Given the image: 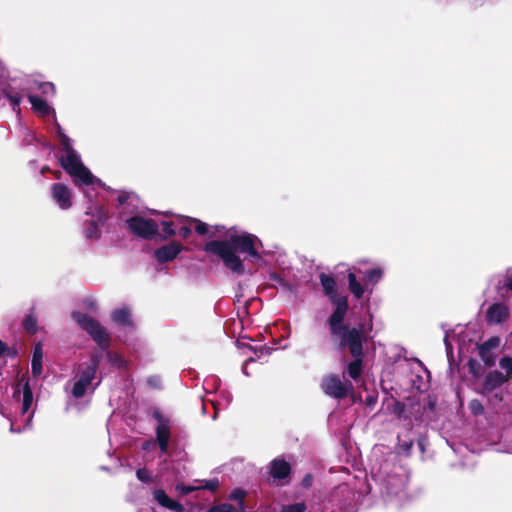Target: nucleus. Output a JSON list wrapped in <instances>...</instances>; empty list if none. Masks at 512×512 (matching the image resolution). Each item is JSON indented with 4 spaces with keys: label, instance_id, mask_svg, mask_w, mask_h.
Segmentation results:
<instances>
[{
    "label": "nucleus",
    "instance_id": "f257e3e1",
    "mask_svg": "<svg viewBox=\"0 0 512 512\" xmlns=\"http://www.w3.org/2000/svg\"><path fill=\"white\" fill-rule=\"evenodd\" d=\"M258 245L262 243L256 235L242 232L231 234L226 240H211L204 245V251L218 256L227 269L241 276L245 274V265L237 252L245 254L252 263H258L262 260Z\"/></svg>",
    "mask_w": 512,
    "mask_h": 512
},
{
    "label": "nucleus",
    "instance_id": "f03ea898",
    "mask_svg": "<svg viewBox=\"0 0 512 512\" xmlns=\"http://www.w3.org/2000/svg\"><path fill=\"white\" fill-rule=\"evenodd\" d=\"M332 303L335 305V309L328 317L327 325L333 346L367 336L363 323L356 326L345 323V317L349 309L347 296H341Z\"/></svg>",
    "mask_w": 512,
    "mask_h": 512
},
{
    "label": "nucleus",
    "instance_id": "7ed1b4c3",
    "mask_svg": "<svg viewBox=\"0 0 512 512\" xmlns=\"http://www.w3.org/2000/svg\"><path fill=\"white\" fill-rule=\"evenodd\" d=\"M72 318L90 335L101 349V351L94 350L90 354L89 360L81 363L83 366L89 367V369L97 372L100 362L103 359V351H108L111 345V337L97 320L86 313L74 311L72 312Z\"/></svg>",
    "mask_w": 512,
    "mask_h": 512
},
{
    "label": "nucleus",
    "instance_id": "20e7f679",
    "mask_svg": "<svg viewBox=\"0 0 512 512\" xmlns=\"http://www.w3.org/2000/svg\"><path fill=\"white\" fill-rule=\"evenodd\" d=\"M61 167L74 178L76 185H92L96 181L101 182L97 179L91 171L82 163L80 155L77 151H70L59 158Z\"/></svg>",
    "mask_w": 512,
    "mask_h": 512
},
{
    "label": "nucleus",
    "instance_id": "39448f33",
    "mask_svg": "<svg viewBox=\"0 0 512 512\" xmlns=\"http://www.w3.org/2000/svg\"><path fill=\"white\" fill-rule=\"evenodd\" d=\"M368 336L352 340L350 342H346L344 344H340L334 346L337 351L346 352L348 351L352 356V361H350L344 371V374H347L351 379L357 381L360 379L361 374L363 372L364 365V344L367 342Z\"/></svg>",
    "mask_w": 512,
    "mask_h": 512
},
{
    "label": "nucleus",
    "instance_id": "423d86ee",
    "mask_svg": "<svg viewBox=\"0 0 512 512\" xmlns=\"http://www.w3.org/2000/svg\"><path fill=\"white\" fill-rule=\"evenodd\" d=\"M126 223L129 230L142 239L152 240L159 235V225L151 218L135 215L127 219Z\"/></svg>",
    "mask_w": 512,
    "mask_h": 512
},
{
    "label": "nucleus",
    "instance_id": "0eeeda50",
    "mask_svg": "<svg viewBox=\"0 0 512 512\" xmlns=\"http://www.w3.org/2000/svg\"><path fill=\"white\" fill-rule=\"evenodd\" d=\"M322 391L335 399H344L353 391V384L346 380L342 381L336 374L325 376L320 384Z\"/></svg>",
    "mask_w": 512,
    "mask_h": 512
},
{
    "label": "nucleus",
    "instance_id": "6e6552de",
    "mask_svg": "<svg viewBox=\"0 0 512 512\" xmlns=\"http://www.w3.org/2000/svg\"><path fill=\"white\" fill-rule=\"evenodd\" d=\"M292 466L282 457L274 458L268 465V475L272 478V484L283 487L292 481Z\"/></svg>",
    "mask_w": 512,
    "mask_h": 512
},
{
    "label": "nucleus",
    "instance_id": "1a4fd4ad",
    "mask_svg": "<svg viewBox=\"0 0 512 512\" xmlns=\"http://www.w3.org/2000/svg\"><path fill=\"white\" fill-rule=\"evenodd\" d=\"M97 372L79 364L76 372L77 380L72 388L73 397L79 399L85 396L87 390L93 385Z\"/></svg>",
    "mask_w": 512,
    "mask_h": 512
},
{
    "label": "nucleus",
    "instance_id": "9d476101",
    "mask_svg": "<svg viewBox=\"0 0 512 512\" xmlns=\"http://www.w3.org/2000/svg\"><path fill=\"white\" fill-rule=\"evenodd\" d=\"M184 249L185 247L183 244L173 240L170 243L155 249L153 255L159 264H165L173 261Z\"/></svg>",
    "mask_w": 512,
    "mask_h": 512
},
{
    "label": "nucleus",
    "instance_id": "9b49d317",
    "mask_svg": "<svg viewBox=\"0 0 512 512\" xmlns=\"http://www.w3.org/2000/svg\"><path fill=\"white\" fill-rule=\"evenodd\" d=\"M20 384H22V405H21V413L24 415L26 414L31 406H32V403H33V392H32V388L30 386V379L26 376H22L20 381H19V384L17 385V387L15 388L14 390V393H13V397L17 400L20 399V393H21V390H20Z\"/></svg>",
    "mask_w": 512,
    "mask_h": 512
},
{
    "label": "nucleus",
    "instance_id": "f8f14e48",
    "mask_svg": "<svg viewBox=\"0 0 512 512\" xmlns=\"http://www.w3.org/2000/svg\"><path fill=\"white\" fill-rule=\"evenodd\" d=\"M53 200L63 209H69L72 206V195L70 189L63 183H54L51 186Z\"/></svg>",
    "mask_w": 512,
    "mask_h": 512
},
{
    "label": "nucleus",
    "instance_id": "ddd939ff",
    "mask_svg": "<svg viewBox=\"0 0 512 512\" xmlns=\"http://www.w3.org/2000/svg\"><path fill=\"white\" fill-rule=\"evenodd\" d=\"M510 316L507 305L503 303H494L486 311V321L488 324H501Z\"/></svg>",
    "mask_w": 512,
    "mask_h": 512
},
{
    "label": "nucleus",
    "instance_id": "4468645a",
    "mask_svg": "<svg viewBox=\"0 0 512 512\" xmlns=\"http://www.w3.org/2000/svg\"><path fill=\"white\" fill-rule=\"evenodd\" d=\"M154 499L164 508L174 512H184V506L171 499L163 489H156L153 492Z\"/></svg>",
    "mask_w": 512,
    "mask_h": 512
},
{
    "label": "nucleus",
    "instance_id": "2eb2a0df",
    "mask_svg": "<svg viewBox=\"0 0 512 512\" xmlns=\"http://www.w3.org/2000/svg\"><path fill=\"white\" fill-rule=\"evenodd\" d=\"M319 280L320 284L323 289V293L325 296L329 297L331 302L335 299H339L340 297L337 295V283L333 276L326 274V273H320L319 274Z\"/></svg>",
    "mask_w": 512,
    "mask_h": 512
},
{
    "label": "nucleus",
    "instance_id": "dca6fc26",
    "mask_svg": "<svg viewBox=\"0 0 512 512\" xmlns=\"http://www.w3.org/2000/svg\"><path fill=\"white\" fill-rule=\"evenodd\" d=\"M171 432L170 425L161 424L156 427V441L159 445L161 454H167L169 448Z\"/></svg>",
    "mask_w": 512,
    "mask_h": 512
},
{
    "label": "nucleus",
    "instance_id": "f3484780",
    "mask_svg": "<svg viewBox=\"0 0 512 512\" xmlns=\"http://www.w3.org/2000/svg\"><path fill=\"white\" fill-rule=\"evenodd\" d=\"M43 350L41 343L34 346L33 357L31 362V373L34 377H38L42 373Z\"/></svg>",
    "mask_w": 512,
    "mask_h": 512
},
{
    "label": "nucleus",
    "instance_id": "a211bd4d",
    "mask_svg": "<svg viewBox=\"0 0 512 512\" xmlns=\"http://www.w3.org/2000/svg\"><path fill=\"white\" fill-rule=\"evenodd\" d=\"M28 100L32 105V109L38 113L40 116L45 117L48 116L51 112V107L48 105L47 101L44 99L35 96L28 95Z\"/></svg>",
    "mask_w": 512,
    "mask_h": 512
},
{
    "label": "nucleus",
    "instance_id": "6ab92c4d",
    "mask_svg": "<svg viewBox=\"0 0 512 512\" xmlns=\"http://www.w3.org/2000/svg\"><path fill=\"white\" fill-rule=\"evenodd\" d=\"M506 381V377L499 371H493L487 374L484 380V388L492 391L501 386Z\"/></svg>",
    "mask_w": 512,
    "mask_h": 512
},
{
    "label": "nucleus",
    "instance_id": "aec40b11",
    "mask_svg": "<svg viewBox=\"0 0 512 512\" xmlns=\"http://www.w3.org/2000/svg\"><path fill=\"white\" fill-rule=\"evenodd\" d=\"M347 280L350 292L354 295L356 299H361L364 295V288L362 284L358 281L356 275L352 272H349L347 275Z\"/></svg>",
    "mask_w": 512,
    "mask_h": 512
},
{
    "label": "nucleus",
    "instance_id": "412c9836",
    "mask_svg": "<svg viewBox=\"0 0 512 512\" xmlns=\"http://www.w3.org/2000/svg\"><path fill=\"white\" fill-rule=\"evenodd\" d=\"M112 320L123 326H129L132 324L131 313L127 308L114 310L112 313Z\"/></svg>",
    "mask_w": 512,
    "mask_h": 512
},
{
    "label": "nucleus",
    "instance_id": "4be33fe9",
    "mask_svg": "<svg viewBox=\"0 0 512 512\" xmlns=\"http://www.w3.org/2000/svg\"><path fill=\"white\" fill-rule=\"evenodd\" d=\"M183 221L190 224V226L193 225L195 232L201 236H204V235L208 234V232H209L208 224L201 221L198 218H193V217L187 216V217H184Z\"/></svg>",
    "mask_w": 512,
    "mask_h": 512
},
{
    "label": "nucleus",
    "instance_id": "5701e85b",
    "mask_svg": "<svg viewBox=\"0 0 512 512\" xmlns=\"http://www.w3.org/2000/svg\"><path fill=\"white\" fill-rule=\"evenodd\" d=\"M383 277V270L381 268L368 269L364 273L365 284H377Z\"/></svg>",
    "mask_w": 512,
    "mask_h": 512
},
{
    "label": "nucleus",
    "instance_id": "b1692460",
    "mask_svg": "<svg viewBox=\"0 0 512 512\" xmlns=\"http://www.w3.org/2000/svg\"><path fill=\"white\" fill-rule=\"evenodd\" d=\"M23 329L30 335H34L37 333V319L33 312L29 313L25 316L22 322Z\"/></svg>",
    "mask_w": 512,
    "mask_h": 512
},
{
    "label": "nucleus",
    "instance_id": "393cba45",
    "mask_svg": "<svg viewBox=\"0 0 512 512\" xmlns=\"http://www.w3.org/2000/svg\"><path fill=\"white\" fill-rule=\"evenodd\" d=\"M84 235L87 239H99L101 236V230L97 221L91 220L88 222L87 227L84 229Z\"/></svg>",
    "mask_w": 512,
    "mask_h": 512
},
{
    "label": "nucleus",
    "instance_id": "a878e982",
    "mask_svg": "<svg viewBox=\"0 0 512 512\" xmlns=\"http://www.w3.org/2000/svg\"><path fill=\"white\" fill-rule=\"evenodd\" d=\"M1 93L2 95L7 98L10 103L12 104V107H13V110L15 111L16 109L19 110V107H20V103H21V100H22V96L20 93L18 92H13L11 91L10 89L8 88H5V89H2L1 90Z\"/></svg>",
    "mask_w": 512,
    "mask_h": 512
},
{
    "label": "nucleus",
    "instance_id": "bb28decb",
    "mask_svg": "<svg viewBox=\"0 0 512 512\" xmlns=\"http://www.w3.org/2000/svg\"><path fill=\"white\" fill-rule=\"evenodd\" d=\"M163 235L159 234V238L162 241L168 240L169 238L176 235V230L174 228V223L172 221H161Z\"/></svg>",
    "mask_w": 512,
    "mask_h": 512
},
{
    "label": "nucleus",
    "instance_id": "cd10ccee",
    "mask_svg": "<svg viewBox=\"0 0 512 512\" xmlns=\"http://www.w3.org/2000/svg\"><path fill=\"white\" fill-rule=\"evenodd\" d=\"M479 356L481 360L485 363L486 366L492 367L495 365V356L492 352V350H488L486 348H483L479 346Z\"/></svg>",
    "mask_w": 512,
    "mask_h": 512
},
{
    "label": "nucleus",
    "instance_id": "c85d7f7f",
    "mask_svg": "<svg viewBox=\"0 0 512 512\" xmlns=\"http://www.w3.org/2000/svg\"><path fill=\"white\" fill-rule=\"evenodd\" d=\"M246 496V492L240 488H237L232 491L229 498L231 500H235L238 502V510H241V512L245 511V504H244V498Z\"/></svg>",
    "mask_w": 512,
    "mask_h": 512
},
{
    "label": "nucleus",
    "instance_id": "c756f323",
    "mask_svg": "<svg viewBox=\"0 0 512 512\" xmlns=\"http://www.w3.org/2000/svg\"><path fill=\"white\" fill-rule=\"evenodd\" d=\"M468 370L469 373L472 374L475 378H480L484 373V369L480 362L473 358L469 359L468 361Z\"/></svg>",
    "mask_w": 512,
    "mask_h": 512
},
{
    "label": "nucleus",
    "instance_id": "7c9ffc66",
    "mask_svg": "<svg viewBox=\"0 0 512 512\" xmlns=\"http://www.w3.org/2000/svg\"><path fill=\"white\" fill-rule=\"evenodd\" d=\"M307 506L304 502H298L294 504L283 505L280 512H305Z\"/></svg>",
    "mask_w": 512,
    "mask_h": 512
},
{
    "label": "nucleus",
    "instance_id": "2f4dec72",
    "mask_svg": "<svg viewBox=\"0 0 512 512\" xmlns=\"http://www.w3.org/2000/svg\"><path fill=\"white\" fill-rule=\"evenodd\" d=\"M207 512H241V510H238L236 507L229 503H222L212 506L208 509Z\"/></svg>",
    "mask_w": 512,
    "mask_h": 512
},
{
    "label": "nucleus",
    "instance_id": "473e14b6",
    "mask_svg": "<svg viewBox=\"0 0 512 512\" xmlns=\"http://www.w3.org/2000/svg\"><path fill=\"white\" fill-rule=\"evenodd\" d=\"M107 358L112 365H114L118 368L123 367L125 364L124 358L116 352L107 351Z\"/></svg>",
    "mask_w": 512,
    "mask_h": 512
},
{
    "label": "nucleus",
    "instance_id": "72a5a7b5",
    "mask_svg": "<svg viewBox=\"0 0 512 512\" xmlns=\"http://www.w3.org/2000/svg\"><path fill=\"white\" fill-rule=\"evenodd\" d=\"M136 477L139 481L149 484L153 482V477L146 468H139L136 471Z\"/></svg>",
    "mask_w": 512,
    "mask_h": 512
},
{
    "label": "nucleus",
    "instance_id": "f704fd0d",
    "mask_svg": "<svg viewBox=\"0 0 512 512\" xmlns=\"http://www.w3.org/2000/svg\"><path fill=\"white\" fill-rule=\"evenodd\" d=\"M469 409L474 416H479L484 413V407L478 399H473L469 403Z\"/></svg>",
    "mask_w": 512,
    "mask_h": 512
},
{
    "label": "nucleus",
    "instance_id": "c9c22d12",
    "mask_svg": "<svg viewBox=\"0 0 512 512\" xmlns=\"http://www.w3.org/2000/svg\"><path fill=\"white\" fill-rule=\"evenodd\" d=\"M414 445L413 440H405L398 442V448L401 453H404L406 456L411 454L412 447Z\"/></svg>",
    "mask_w": 512,
    "mask_h": 512
},
{
    "label": "nucleus",
    "instance_id": "e433bc0d",
    "mask_svg": "<svg viewBox=\"0 0 512 512\" xmlns=\"http://www.w3.org/2000/svg\"><path fill=\"white\" fill-rule=\"evenodd\" d=\"M59 140H60L62 150L64 151L65 154L70 153V151H76L73 148V146L71 144V140L67 135H61V138Z\"/></svg>",
    "mask_w": 512,
    "mask_h": 512
},
{
    "label": "nucleus",
    "instance_id": "4c0bfd02",
    "mask_svg": "<svg viewBox=\"0 0 512 512\" xmlns=\"http://www.w3.org/2000/svg\"><path fill=\"white\" fill-rule=\"evenodd\" d=\"M500 367L506 371L508 377H512V358L503 357L500 362Z\"/></svg>",
    "mask_w": 512,
    "mask_h": 512
},
{
    "label": "nucleus",
    "instance_id": "58836bf2",
    "mask_svg": "<svg viewBox=\"0 0 512 512\" xmlns=\"http://www.w3.org/2000/svg\"><path fill=\"white\" fill-rule=\"evenodd\" d=\"M500 344V338L497 336L490 337L487 339L484 343H482L480 346L483 348H486L488 350L495 349Z\"/></svg>",
    "mask_w": 512,
    "mask_h": 512
},
{
    "label": "nucleus",
    "instance_id": "ea45409f",
    "mask_svg": "<svg viewBox=\"0 0 512 512\" xmlns=\"http://www.w3.org/2000/svg\"><path fill=\"white\" fill-rule=\"evenodd\" d=\"M204 484L199 487V489H206L209 491H216L219 487L218 479L204 480Z\"/></svg>",
    "mask_w": 512,
    "mask_h": 512
},
{
    "label": "nucleus",
    "instance_id": "a19ab883",
    "mask_svg": "<svg viewBox=\"0 0 512 512\" xmlns=\"http://www.w3.org/2000/svg\"><path fill=\"white\" fill-rule=\"evenodd\" d=\"M38 89L42 91L43 94H55V86L51 82H41L38 83Z\"/></svg>",
    "mask_w": 512,
    "mask_h": 512
},
{
    "label": "nucleus",
    "instance_id": "79ce46f5",
    "mask_svg": "<svg viewBox=\"0 0 512 512\" xmlns=\"http://www.w3.org/2000/svg\"><path fill=\"white\" fill-rule=\"evenodd\" d=\"M96 211H97V223L98 225L101 224L103 225L107 219H108V216L105 212V210L103 209V207H96Z\"/></svg>",
    "mask_w": 512,
    "mask_h": 512
},
{
    "label": "nucleus",
    "instance_id": "37998d69",
    "mask_svg": "<svg viewBox=\"0 0 512 512\" xmlns=\"http://www.w3.org/2000/svg\"><path fill=\"white\" fill-rule=\"evenodd\" d=\"M18 355H19V350L16 346H8L7 345L4 357L15 359L18 357Z\"/></svg>",
    "mask_w": 512,
    "mask_h": 512
},
{
    "label": "nucleus",
    "instance_id": "c03bdc74",
    "mask_svg": "<svg viewBox=\"0 0 512 512\" xmlns=\"http://www.w3.org/2000/svg\"><path fill=\"white\" fill-rule=\"evenodd\" d=\"M152 416L158 422V425H161V424L169 425V420L167 418H165L164 415L161 413V411H159L158 409L153 411Z\"/></svg>",
    "mask_w": 512,
    "mask_h": 512
},
{
    "label": "nucleus",
    "instance_id": "a18cd8bd",
    "mask_svg": "<svg viewBox=\"0 0 512 512\" xmlns=\"http://www.w3.org/2000/svg\"><path fill=\"white\" fill-rule=\"evenodd\" d=\"M147 384L153 388V389H160L161 388V380L158 376H150L147 379Z\"/></svg>",
    "mask_w": 512,
    "mask_h": 512
},
{
    "label": "nucleus",
    "instance_id": "49530a36",
    "mask_svg": "<svg viewBox=\"0 0 512 512\" xmlns=\"http://www.w3.org/2000/svg\"><path fill=\"white\" fill-rule=\"evenodd\" d=\"M178 234L183 238V239H188L191 235H192V229H191V226H182L179 228L178 230Z\"/></svg>",
    "mask_w": 512,
    "mask_h": 512
},
{
    "label": "nucleus",
    "instance_id": "de8ad7c7",
    "mask_svg": "<svg viewBox=\"0 0 512 512\" xmlns=\"http://www.w3.org/2000/svg\"><path fill=\"white\" fill-rule=\"evenodd\" d=\"M405 411V404L400 402V401H396L394 403V408H393V412L397 415V416H401Z\"/></svg>",
    "mask_w": 512,
    "mask_h": 512
},
{
    "label": "nucleus",
    "instance_id": "09e8293b",
    "mask_svg": "<svg viewBox=\"0 0 512 512\" xmlns=\"http://www.w3.org/2000/svg\"><path fill=\"white\" fill-rule=\"evenodd\" d=\"M197 489L198 488L193 487V486H186V485H178L177 486V490L180 491V493L183 495H187Z\"/></svg>",
    "mask_w": 512,
    "mask_h": 512
},
{
    "label": "nucleus",
    "instance_id": "8fccbe9b",
    "mask_svg": "<svg viewBox=\"0 0 512 512\" xmlns=\"http://www.w3.org/2000/svg\"><path fill=\"white\" fill-rule=\"evenodd\" d=\"M129 197H130L129 193L121 192L117 198L118 204L124 205L128 201Z\"/></svg>",
    "mask_w": 512,
    "mask_h": 512
},
{
    "label": "nucleus",
    "instance_id": "3c124183",
    "mask_svg": "<svg viewBox=\"0 0 512 512\" xmlns=\"http://www.w3.org/2000/svg\"><path fill=\"white\" fill-rule=\"evenodd\" d=\"M312 475L306 474L304 478L302 479V486L304 488H309L312 485Z\"/></svg>",
    "mask_w": 512,
    "mask_h": 512
},
{
    "label": "nucleus",
    "instance_id": "603ef678",
    "mask_svg": "<svg viewBox=\"0 0 512 512\" xmlns=\"http://www.w3.org/2000/svg\"><path fill=\"white\" fill-rule=\"evenodd\" d=\"M7 344L0 339V357H4Z\"/></svg>",
    "mask_w": 512,
    "mask_h": 512
},
{
    "label": "nucleus",
    "instance_id": "864d4df0",
    "mask_svg": "<svg viewBox=\"0 0 512 512\" xmlns=\"http://www.w3.org/2000/svg\"><path fill=\"white\" fill-rule=\"evenodd\" d=\"M508 290H510L512 292V273H511V276L508 277L507 281L505 282V285H504Z\"/></svg>",
    "mask_w": 512,
    "mask_h": 512
},
{
    "label": "nucleus",
    "instance_id": "5fc2aeb1",
    "mask_svg": "<svg viewBox=\"0 0 512 512\" xmlns=\"http://www.w3.org/2000/svg\"><path fill=\"white\" fill-rule=\"evenodd\" d=\"M56 132H57V135L59 137V139L61 138V135H66L62 129V127L60 126V124H56Z\"/></svg>",
    "mask_w": 512,
    "mask_h": 512
},
{
    "label": "nucleus",
    "instance_id": "6e6d98bb",
    "mask_svg": "<svg viewBox=\"0 0 512 512\" xmlns=\"http://www.w3.org/2000/svg\"><path fill=\"white\" fill-rule=\"evenodd\" d=\"M418 446H419V449L421 450V452L424 453L425 452L424 439H419L418 440Z\"/></svg>",
    "mask_w": 512,
    "mask_h": 512
},
{
    "label": "nucleus",
    "instance_id": "4d7b16f0",
    "mask_svg": "<svg viewBox=\"0 0 512 512\" xmlns=\"http://www.w3.org/2000/svg\"><path fill=\"white\" fill-rule=\"evenodd\" d=\"M61 175H62V172H61V171H59V170H57V171H55V172H54V177H55L56 179H60V178H61Z\"/></svg>",
    "mask_w": 512,
    "mask_h": 512
},
{
    "label": "nucleus",
    "instance_id": "13d9d810",
    "mask_svg": "<svg viewBox=\"0 0 512 512\" xmlns=\"http://www.w3.org/2000/svg\"><path fill=\"white\" fill-rule=\"evenodd\" d=\"M214 228H215V232H213V233L210 235V237H214V236L216 235V233L220 232V226H218V225H217V226H215Z\"/></svg>",
    "mask_w": 512,
    "mask_h": 512
},
{
    "label": "nucleus",
    "instance_id": "bf43d9fd",
    "mask_svg": "<svg viewBox=\"0 0 512 512\" xmlns=\"http://www.w3.org/2000/svg\"><path fill=\"white\" fill-rule=\"evenodd\" d=\"M49 170H50V169H49V167H48V166H44V167L42 168L41 172H42V173H45V172H47V171H49Z\"/></svg>",
    "mask_w": 512,
    "mask_h": 512
},
{
    "label": "nucleus",
    "instance_id": "052dcab7",
    "mask_svg": "<svg viewBox=\"0 0 512 512\" xmlns=\"http://www.w3.org/2000/svg\"><path fill=\"white\" fill-rule=\"evenodd\" d=\"M99 383H100V381H99V382H97V383L93 386L92 390H95V388H96L97 386H99Z\"/></svg>",
    "mask_w": 512,
    "mask_h": 512
}]
</instances>
